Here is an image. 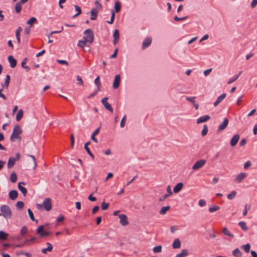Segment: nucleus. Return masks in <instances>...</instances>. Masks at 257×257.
I'll use <instances>...</instances> for the list:
<instances>
[{
	"instance_id": "obj_63",
	"label": "nucleus",
	"mask_w": 257,
	"mask_h": 257,
	"mask_svg": "<svg viewBox=\"0 0 257 257\" xmlns=\"http://www.w3.org/2000/svg\"><path fill=\"white\" fill-rule=\"evenodd\" d=\"M169 196L167 194H165L163 196H162L159 200V201H164Z\"/></svg>"
},
{
	"instance_id": "obj_40",
	"label": "nucleus",
	"mask_w": 257,
	"mask_h": 257,
	"mask_svg": "<svg viewBox=\"0 0 257 257\" xmlns=\"http://www.w3.org/2000/svg\"><path fill=\"white\" fill-rule=\"evenodd\" d=\"M74 8L75 10L77 12V13L73 16V18H75L81 14V9L80 7L77 5H75Z\"/></svg>"
},
{
	"instance_id": "obj_20",
	"label": "nucleus",
	"mask_w": 257,
	"mask_h": 257,
	"mask_svg": "<svg viewBox=\"0 0 257 257\" xmlns=\"http://www.w3.org/2000/svg\"><path fill=\"white\" fill-rule=\"evenodd\" d=\"M98 11L96 8H93L91 9L90 13H91V18L90 20H95L97 17Z\"/></svg>"
},
{
	"instance_id": "obj_2",
	"label": "nucleus",
	"mask_w": 257,
	"mask_h": 257,
	"mask_svg": "<svg viewBox=\"0 0 257 257\" xmlns=\"http://www.w3.org/2000/svg\"><path fill=\"white\" fill-rule=\"evenodd\" d=\"M1 215L5 219H11L12 216V212L10 207L7 205H2L0 207Z\"/></svg>"
},
{
	"instance_id": "obj_47",
	"label": "nucleus",
	"mask_w": 257,
	"mask_h": 257,
	"mask_svg": "<svg viewBox=\"0 0 257 257\" xmlns=\"http://www.w3.org/2000/svg\"><path fill=\"white\" fill-rule=\"evenodd\" d=\"M115 18V12L113 10L111 11V16L110 21H107L108 24H111L113 23Z\"/></svg>"
},
{
	"instance_id": "obj_35",
	"label": "nucleus",
	"mask_w": 257,
	"mask_h": 257,
	"mask_svg": "<svg viewBox=\"0 0 257 257\" xmlns=\"http://www.w3.org/2000/svg\"><path fill=\"white\" fill-rule=\"evenodd\" d=\"M10 180L11 181L14 183L17 180V176L15 172H12L10 176Z\"/></svg>"
},
{
	"instance_id": "obj_45",
	"label": "nucleus",
	"mask_w": 257,
	"mask_h": 257,
	"mask_svg": "<svg viewBox=\"0 0 257 257\" xmlns=\"http://www.w3.org/2000/svg\"><path fill=\"white\" fill-rule=\"evenodd\" d=\"M241 248H243L245 252H248L250 248V245L249 243H247L245 245H242Z\"/></svg>"
},
{
	"instance_id": "obj_8",
	"label": "nucleus",
	"mask_w": 257,
	"mask_h": 257,
	"mask_svg": "<svg viewBox=\"0 0 257 257\" xmlns=\"http://www.w3.org/2000/svg\"><path fill=\"white\" fill-rule=\"evenodd\" d=\"M29 0H20V1L17 2L15 5V11L17 14L20 13L22 10V5L25 4Z\"/></svg>"
},
{
	"instance_id": "obj_11",
	"label": "nucleus",
	"mask_w": 257,
	"mask_h": 257,
	"mask_svg": "<svg viewBox=\"0 0 257 257\" xmlns=\"http://www.w3.org/2000/svg\"><path fill=\"white\" fill-rule=\"evenodd\" d=\"M120 82V76L119 75H115L114 81H113V87L114 89H116L119 87Z\"/></svg>"
},
{
	"instance_id": "obj_23",
	"label": "nucleus",
	"mask_w": 257,
	"mask_h": 257,
	"mask_svg": "<svg viewBox=\"0 0 257 257\" xmlns=\"http://www.w3.org/2000/svg\"><path fill=\"white\" fill-rule=\"evenodd\" d=\"M183 186L182 183H178L174 188L173 191L175 193H177L181 191Z\"/></svg>"
},
{
	"instance_id": "obj_54",
	"label": "nucleus",
	"mask_w": 257,
	"mask_h": 257,
	"mask_svg": "<svg viewBox=\"0 0 257 257\" xmlns=\"http://www.w3.org/2000/svg\"><path fill=\"white\" fill-rule=\"evenodd\" d=\"M126 117V115H124L122 117V118L120 121V126L121 127H123L124 126L125 123Z\"/></svg>"
},
{
	"instance_id": "obj_48",
	"label": "nucleus",
	"mask_w": 257,
	"mask_h": 257,
	"mask_svg": "<svg viewBox=\"0 0 257 257\" xmlns=\"http://www.w3.org/2000/svg\"><path fill=\"white\" fill-rule=\"evenodd\" d=\"M219 209H220L219 206L215 205V206H213L212 207L209 208L208 210L210 212H213L218 210Z\"/></svg>"
},
{
	"instance_id": "obj_60",
	"label": "nucleus",
	"mask_w": 257,
	"mask_h": 257,
	"mask_svg": "<svg viewBox=\"0 0 257 257\" xmlns=\"http://www.w3.org/2000/svg\"><path fill=\"white\" fill-rule=\"evenodd\" d=\"M117 52H118V49H116L114 50L113 54L110 56V58L113 59V58H116L117 56Z\"/></svg>"
},
{
	"instance_id": "obj_7",
	"label": "nucleus",
	"mask_w": 257,
	"mask_h": 257,
	"mask_svg": "<svg viewBox=\"0 0 257 257\" xmlns=\"http://www.w3.org/2000/svg\"><path fill=\"white\" fill-rule=\"evenodd\" d=\"M108 97H105L101 99V103L107 110H109L110 112H113V108L111 105L107 102Z\"/></svg>"
},
{
	"instance_id": "obj_49",
	"label": "nucleus",
	"mask_w": 257,
	"mask_h": 257,
	"mask_svg": "<svg viewBox=\"0 0 257 257\" xmlns=\"http://www.w3.org/2000/svg\"><path fill=\"white\" fill-rule=\"evenodd\" d=\"M162 251V246L158 245L157 246H155L153 248V251L155 253H158Z\"/></svg>"
},
{
	"instance_id": "obj_46",
	"label": "nucleus",
	"mask_w": 257,
	"mask_h": 257,
	"mask_svg": "<svg viewBox=\"0 0 257 257\" xmlns=\"http://www.w3.org/2000/svg\"><path fill=\"white\" fill-rule=\"evenodd\" d=\"M208 132V127L206 124H204L203 130L201 132V135L203 137L205 136Z\"/></svg>"
},
{
	"instance_id": "obj_9",
	"label": "nucleus",
	"mask_w": 257,
	"mask_h": 257,
	"mask_svg": "<svg viewBox=\"0 0 257 257\" xmlns=\"http://www.w3.org/2000/svg\"><path fill=\"white\" fill-rule=\"evenodd\" d=\"M118 217L120 219L119 222L122 226H126L128 224L127 217L126 215L121 214L119 215Z\"/></svg>"
},
{
	"instance_id": "obj_16",
	"label": "nucleus",
	"mask_w": 257,
	"mask_h": 257,
	"mask_svg": "<svg viewBox=\"0 0 257 257\" xmlns=\"http://www.w3.org/2000/svg\"><path fill=\"white\" fill-rule=\"evenodd\" d=\"M8 60L10 63V66L14 68L17 65V60L12 55L8 56Z\"/></svg>"
},
{
	"instance_id": "obj_51",
	"label": "nucleus",
	"mask_w": 257,
	"mask_h": 257,
	"mask_svg": "<svg viewBox=\"0 0 257 257\" xmlns=\"http://www.w3.org/2000/svg\"><path fill=\"white\" fill-rule=\"evenodd\" d=\"M250 209V205L248 204H246L244 207V211H243V215L246 216L247 213V211Z\"/></svg>"
},
{
	"instance_id": "obj_12",
	"label": "nucleus",
	"mask_w": 257,
	"mask_h": 257,
	"mask_svg": "<svg viewBox=\"0 0 257 257\" xmlns=\"http://www.w3.org/2000/svg\"><path fill=\"white\" fill-rule=\"evenodd\" d=\"M152 42V38L150 37L146 38L142 44V49H145L148 48L151 44Z\"/></svg>"
},
{
	"instance_id": "obj_5",
	"label": "nucleus",
	"mask_w": 257,
	"mask_h": 257,
	"mask_svg": "<svg viewBox=\"0 0 257 257\" xmlns=\"http://www.w3.org/2000/svg\"><path fill=\"white\" fill-rule=\"evenodd\" d=\"M206 160L205 159H201L197 161L192 166L193 170H197L202 168L206 163Z\"/></svg>"
},
{
	"instance_id": "obj_1",
	"label": "nucleus",
	"mask_w": 257,
	"mask_h": 257,
	"mask_svg": "<svg viewBox=\"0 0 257 257\" xmlns=\"http://www.w3.org/2000/svg\"><path fill=\"white\" fill-rule=\"evenodd\" d=\"M22 133V130L19 124L15 126L13 133L10 137V140L12 142H14L16 139L21 140V137L20 135Z\"/></svg>"
},
{
	"instance_id": "obj_22",
	"label": "nucleus",
	"mask_w": 257,
	"mask_h": 257,
	"mask_svg": "<svg viewBox=\"0 0 257 257\" xmlns=\"http://www.w3.org/2000/svg\"><path fill=\"white\" fill-rule=\"evenodd\" d=\"M16 159L14 157H10L8 162V168L11 169L15 164Z\"/></svg>"
},
{
	"instance_id": "obj_21",
	"label": "nucleus",
	"mask_w": 257,
	"mask_h": 257,
	"mask_svg": "<svg viewBox=\"0 0 257 257\" xmlns=\"http://www.w3.org/2000/svg\"><path fill=\"white\" fill-rule=\"evenodd\" d=\"M90 143H91V142L90 141L86 143L84 145V148L85 150L86 151V152H87V153L88 154V155L90 156V157H91L93 159L94 158V156L93 154L90 151L89 148L88 147V146L89 145H90Z\"/></svg>"
},
{
	"instance_id": "obj_17",
	"label": "nucleus",
	"mask_w": 257,
	"mask_h": 257,
	"mask_svg": "<svg viewBox=\"0 0 257 257\" xmlns=\"http://www.w3.org/2000/svg\"><path fill=\"white\" fill-rule=\"evenodd\" d=\"M239 138H240V136L239 135H238V134L235 135L231 138V139L230 140V145L233 147L235 146L237 144V143L239 139Z\"/></svg>"
},
{
	"instance_id": "obj_28",
	"label": "nucleus",
	"mask_w": 257,
	"mask_h": 257,
	"mask_svg": "<svg viewBox=\"0 0 257 257\" xmlns=\"http://www.w3.org/2000/svg\"><path fill=\"white\" fill-rule=\"evenodd\" d=\"M9 236V234L4 232V231H0V240H5L7 239Z\"/></svg>"
},
{
	"instance_id": "obj_38",
	"label": "nucleus",
	"mask_w": 257,
	"mask_h": 257,
	"mask_svg": "<svg viewBox=\"0 0 257 257\" xmlns=\"http://www.w3.org/2000/svg\"><path fill=\"white\" fill-rule=\"evenodd\" d=\"M28 213L29 214V217H30V219L32 221H36V222L37 223L38 222V220H36L35 219L34 214H33V213L32 212V211H31V210L30 208H29L28 209Z\"/></svg>"
},
{
	"instance_id": "obj_15",
	"label": "nucleus",
	"mask_w": 257,
	"mask_h": 257,
	"mask_svg": "<svg viewBox=\"0 0 257 257\" xmlns=\"http://www.w3.org/2000/svg\"><path fill=\"white\" fill-rule=\"evenodd\" d=\"M18 196V192L15 190H11L9 193V197L12 200H16Z\"/></svg>"
},
{
	"instance_id": "obj_41",
	"label": "nucleus",
	"mask_w": 257,
	"mask_h": 257,
	"mask_svg": "<svg viewBox=\"0 0 257 257\" xmlns=\"http://www.w3.org/2000/svg\"><path fill=\"white\" fill-rule=\"evenodd\" d=\"M236 194V192L235 191H232L230 193L227 195V197L228 199L232 200L235 197Z\"/></svg>"
},
{
	"instance_id": "obj_13",
	"label": "nucleus",
	"mask_w": 257,
	"mask_h": 257,
	"mask_svg": "<svg viewBox=\"0 0 257 257\" xmlns=\"http://www.w3.org/2000/svg\"><path fill=\"white\" fill-rule=\"evenodd\" d=\"M210 118V116L208 115H205L199 117L197 119L196 123L199 124L202 122H204L208 120Z\"/></svg>"
},
{
	"instance_id": "obj_61",
	"label": "nucleus",
	"mask_w": 257,
	"mask_h": 257,
	"mask_svg": "<svg viewBox=\"0 0 257 257\" xmlns=\"http://www.w3.org/2000/svg\"><path fill=\"white\" fill-rule=\"evenodd\" d=\"M199 205L202 207L206 205V201L203 199H200L198 202Z\"/></svg>"
},
{
	"instance_id": "obj_56",
	"label": "nucleus",
	"mask_w": 257,
	"mask_h": 257,
	"mask_svg": "<svg viewBox=\"0 0 257 257\" xmlns=\"http://www.w3.org/2000/svg\"><path fill=\"white\" fill-rule=\"evenodd\" d=\"M195 97L194 96V97H186V99L187 100H188V101L192 103L193 104L194 103V102H195Z\"/></svg>"
},
{
	"instance_id": "obj_62",
	"label": "nucleus",
	"mask_w": 257,
	"mask_h": 257,
	"mask_svg": "<svg viewBox=\"0 0 257 257\" xmlns=\"http://www.w3.org/2000/svg\"><path fill=\"white\" fill-rule=\"evenodd\" d=\"M99 207L98 206H96L94 207L92 210V213L93 214H95L99 210Z\"/></svg>"
},
{
	"instance_id": "obj_4",
	"label": "nucleus",
	"mask_w": 257,
	"mask_h": 257,
	"mask_svg": "<svg viewBox=\"0 0 257 257\" xmlns=\"http://www.w3.org/2000/svg\"><path fill=\"white\" fill-rule=\"evenodd\" d=\"M84 34L85 36L83 37V39L85 42L91 44L94 41V34L93 31L90 29L86 30Z\"/></svg>"
},
{
	"instance_id": "obj_26",
	"label": "nucleus",
	"mask_w": 257,
	"mask_h": 257,
	"mask_svg": "<svg viewBox=\"0 0 257 257\" xmlns=\"http://www.w3.org/2000/svg\"><path fill=\"white\" fill-rule=\"evenodd\" d=\"M28 61L27 58H25L21 63V66L26 70L27 72H28L30 70V68L29 66H26V64Z\"/></svg>"
},
{
	"instance_id": "obj_43",
	"label": "nucleus",
	"mask_w": 257,
	"mask_h": 257,
	"mask_svg": "<svg viewBox=\"0 0 257 257\" xmlns=\"http://www.w3.org/2000/svg\"><path fill=\"white\" fill-rule=\"evenodd\" d=\"M37 22L36 18L32 17L30 20L27 22V24L30 25V27L32 26L34 23Z\"/></svg>"
},
{
	"instance_id": "obj_53",
	"label": "nucleus",
	"mask_w": 257,
	"mask_h": 257,
	"mask_svg": "<svg viewBox=\"0 0 257 257\" xmlns=\"http://www.w3.org/2000/svg\"><path fill=\"white\" fill-rule=\"evenodd\" d=\"M77 81H78L77 84L78 85H81V86L83 85V80L80 76H77Z\"/></svg>"
},
{
	"instance_id": "obj_52",
	"label": "nucleus",
	"mask_w": 257,
	"mask_h": 257,
	"mask_svg": "<svg viewBox=\"0 0 257 257\" xmlns=\"http://www.w3.org/2000/svg\"><path fill=\"white\" fill-rule=\"evenodd\" d=\"M187 18H188V16H185V17H182V18H179L176 16L174 17V19L176 21H181L185 20Z\"/></svg>"
},
{
	"instance_id": "obj_19",
	"label": "nucleus",
	"mask_w": 257,
	"mask_h": 257,
	"mask_svg": "<svg viewBox=\"0 0 257 257\" xmlns=\"http://www.w3.org/2000/svg\"><path fill=\"white\" fill-rule=\"evenodd\" d=\"M226 97V94L223 93L221 95L219 96L216 100L214 102L213 105L214 106H217Z\"/></svg>"
},
{
	"instance_id": "obj_32",
	"label": "nucleus",
	"mask_w": 257,
	"mask_h": 257,
	"mask_svg": "<svg viewBox=\"0 0 257 257\" xmlns=\"http://www.w3.org/2000/svg\"><path fill=\"white\" fill-rule=\"evenodd\" d=\"M170 209V206H167L163 207H162V208L160 210L159 213H160V214L164 215V214H166L167 211L169 210Z\"/></svg>"
},
{
	"instance_id": "obj_64",
	"label": "nucleus",
	"mask_w": 257,
	"mask_h": 257,
	"mask_svg": "<svg viewBox=\"0 0 257 257\" xmlns=\"http://www.w3.org/2000/svg\"><path fill=\"white\" fill-rule=\"evenodd\" d=\"M257 5V0H252L250 6L252 8H254Z\"/></svg>"
},
{
	"instance_id": "obj_10",
	"label": "nucleus",
	"mask_w": 257,
	"mask_h": 257,
	"mask_svg": "<svg viewBox=\"0 0 257 257\" xmlns=\"http://www.w3.org/2000/svg\"><path fill=\"white\" fill-rule=\"evenodd\" d=\"M228 124V119L227 118H224L223 122L218 126V131H222L224 130Z\"/></svg>"
},
{
	"instance_id": "obj_33",
	"label": "nucleus",
	"mask_w": 257,
	"mask_h": 257,
	"mask_svg": "<svg viewBox=\"0 0 257 257\" xmlns=\"http://www.w3.org/2000/svg\"><path fill=\"white\" fill-rule=\"evenodd\" d=\"M241 73H242V72L240 71L237 75H236L234 77L229 79L228 80V81H227V84H230L231 83H232V82H233L234 81L236 80Z\"/></svg>"
},
{
	"instance_id": "obj_44",
	"label": "nucleus",
	"mask_w": 257,
	"mask_h": 257,
	"mask_svg": "<svg viewBox=\"0 0 257 257\" xmlns=\"http://www.w3.org/2000/svg\"><path fill=\"white\" fill-rule=\"evenodd\" d=\"M87 43H88V42H85V41L84 40H79L78 43V46L81 48H84V46L86 45Z\"/></svg>"
},
{
	"instance_id": "obj_34",
	"label": "nucleus",
	"mask_w": 257,
	"mask_h": 257,
	"mask_svg": "<svg viewBox=\"0 0 257 257\" xmlns=\"http://www.w3.org/2000/svg\"><path fill=\"white\" fill-rule=\"evenodd\" d=\"M18 187L19 189L21 191V192L23 194V195L25 196L27 193V189L24 187H23L22 186L20 185V184H18Z\"/></svg>"
},
{
	"instance_id": "obj_31",
	"label": "nucleus",
	"mask_w": 257,
	"mask_h": 257,
	"mask_svg": "<svg viewBox=\"0 0 257 257\" xmlns=\"http://www.w3.org/2000/svg\"><path fill=\"white\" fill-rule=\"evenodd\" d=\"M121 9V4L119 1L115 2L114 4V10L116 13H118Z\"/></svg>"
},
{
	"instance_id": "obj_58",
	"label": "nucleus",
	"mask_w": 257,
	"mask_h": 257,
	"mask_svg": "<svg viewBox=\"0 0 257 257\" xmlns=\"http://www.w3.org/2000/svg\"><path fill=\"white\" fill-rule=\"evenodd\" d=\"M70 140H71V147L72 148L73 147L74 143V137L73 134L70 135Z\"/></svg>"
},
{
	"instance_id": "obj_29",
	"label": "nucleus",
	"mask_w": 257,
	"mask_h": 257,
	"mask_svg": "<svg viewBox=\"0 0 257 257\" xmlns=\"http://www.w3.org/2000/svg\"><path fill=\"white\" fill-rule=\"evenodd\" d=\"M11 78L9 75L6 76V78L5 81V84L3 85V88H8L10 82Z\"/></svg>"
},
{
	"instance_id": "obj_30",
	"label": "nucleus",
	"mask_w": 257,
	"mask_h": 257,
	"mask_svg": "<svg viewBox=\"0 0 257 257\" xmlns=\"http://www.w3.org/2000/svg\"><path fill=\"white\" fill-rule=\"evenodd\" d=\"M233 255L234 257H241L242 256V253L239 248H235L232 252Z\"/></svg>"
},
{
	"instance_id": "obj_6",
	"label": "nucleus",
	"mask_w": 257,
	"mask_h": 257,
	"mask_svg": "<svg viewBox=\"0 0 257 257\" xmlns=\"http://www.w3.org/2000/svg\"><path fill=\"white\" fill-rule=\"evenodd\" d=\"M44 225H41L37 229V233L39 234L41 237L49 235L51 234L50 232L44 231Z\"/></svg>"
},
{
	"instance_id": "obj_14",
	"label": "nucleus",
	"mask_w": 257,
	"mask_h": 257,
	"mask_svg": "<svg viewBox=\"0 0 257 257\" xmlns=\"http://www.w3.org/2000/svg\"><path fill=\"white\" fill-rule=\"evenodd\" d=\"M247 176L245 173H240L238 174L235 178V181L236 182H241Z\"/></svg>"
},
{
	"instance_id": "obj_24",
	"label": "nucleus",
	"mask_w": 257,
	"mask_h": 257,
	"mask_svg": "<svg viewBox=\"0 0 257 257\" xmlns=\"http://www.w3.org/2000/svg\"><path fill=\"white\" fill-rule=\"evenodd\" d=\"M222 233L224 234V235L228 236L230 238H233L234 235L233 234L230 232V231L228 230V229L226 227H224L222 229Z\"/></svg>"
},
{
	"instance_id": "obj_25",
	"label": "nucleus",
	"mask_w": 257,
	"mask_h": 257,
	"mask_svg": "<svg viewBox=\"0 0 257 257\" xmlns=\"http://www.w3.org/2000/svg\"><path fill=\"white\" fill-rule=\"evenodd\" d=\"M173 248H179L181 246V242L179 238H176L172 244Z\"/></svg>"
},
{
	"instance_id": "obj_55",
	"label": "nucleus",
	"mask_w": 257,
	"mask_h": 257,
	"mask_svg": "<svg viewBox=\"0 0 257 257\" xmlns=\"http://www.w3.org/2000/svg\"><path fill=\"white\" fill-rule=\"evenodd\" d=\"M27 232V227L26 226L22 227L21 230V233L22 235H25Z\"/></svg>"
},
{
	"instance_id": "obj_27",
	"label": "nucleus",
	"mask_w": 257,
	"mask_h": 257,
	"mask_svg": "<svg viewBox=\"0 0 257 257\" xmlns=\"http://www.w3.org/2000/svg\"><path fill=\"white\" fill-rule=\"evenodd\" d=\"M188 254V251L187 249H183L181 252L177 254L175 257H185Z\"/></svg>"
},
{
	"instance_id": "obj_18",
	"label": "nucleus",
	"mask_w": 257,
	"mask_h": 257,
	"mask_svg": "<svg viewBox=\"0 0 257 257\" xmlns=\"http://www.w3.org/2000/svg\"><path fill=\"white\" fill-rule=\"evenodd\" d=\"M113 43L114 45H115L118 41L119 38V31L117 29L114 30L113 34Z\"/></svg>"
},
{
	"instance_id": "obj_3",
	"label": "nucleus",
	"mask_w": 257,
	"mask_h": 257,
	"mask_svg": "<svg viewBox=\"0 0 257 257\" xmlns=\"http://www.w3.org/2000/svg\"><path fill=\"white\" fill-rule=\"evenodd\" d=\"M37 207L39 209L44 208L46 211H50L52 209L51 199L50 198H46L42 204H37Z\"/></svg>"
},
{
	"instance_id": "obj_39",
	"label": "nucleus",
	"mask_w": 257,
	"mask_h": 257,
	"mask_svg": "<svg viewBox=\"0 0 257 257\" xmlns=\"http://www.w3.org/2000/svg\"><path fill=\"white\" fill-rule=\"evenodd\" d=\"M16 206L18 209L22 210L24 208V203L21 201H18L16 204Z\"/></svg>"
},
{
	"instance_id": "obj_57",
	"label": "nucleus",
	"mask_w": 257,
	"mask_h": 257,
	"mask_svg": "<svg viewBox=\"0 0 257 257\" xmlns=\"http://www.w3.org/2000/svg\"><path fill=\"white\" fill-rule=\"evenodd\" d=\"M57 62L60 64L65 65L66 66L68 65V62L66 60H57Z\"/></svg>"
},
{
	"instance_id": "obj_59",
	"label": "nucleus",
	"mask_w": 257,
	"mask_h": 257,
	"mask_svg": "<svg viewBox=\"0 0 257 257\" xmlns=\"http://www.w3.org/2000/svg\"><path fill=\"white\" fill-rule=\"evenodd\" d=\"M251 165V164L250 162L248 161L244 163L243 167H244V169H246L248 168H249Z\"/></svg>"
},
{
	"instance_id": "obj_42",
	"label": "nucleus",
	"mask_w": 257,
	"mask_h": 257,
	"mask_svg": "<svg viewBox=\"0 0 257 257\" xmlns=\"http://www.w3.org/2000/svg\"><path fill=\"white\" fill-rule=\"evenodd\" d=\"M94 83L97 86V91H99L100 88V85H101V83H100V81L99 80V76H98L97 78H95V79L94 80Z\"/></svg>"
},
{
	"instance_id": "obj_37",
	"label": "nucleus",
	"mask_w": 257,
	"mask_h": 257,
	"mask_svg": "<svg viewBox=\"0 0 257 257\" xmlns=\"http://www.w3.org/2000/svg\"><path fill=\"white\" fill-rule=\"evenodd\" d=\"M23 116V110L21 109H20L16 115V120L17 121H20Z\"/></svg>"
},
{
	"instance_id": "obj_50",
	"label": "nucleus",
	"mask_w": 257,
	"mask_h": 257,
	"mask_svg": "<svg viewBox=\"0 0 257 257\" xmlns=\"http://www.w3.org/2000/svg\"><path fill=\"white\" fill-rule=\"evenodd\" d=\"M109 203H105L104 202H103L101 203V209L102 210H106L109 207Z\"/></svg>"
},
{
	"instance_id": "obj_36",
	"label": "nucleus",
	"mask_w": 257,
	"mask_h": 257,
	"mask_svg": "<svg viewBox=\"0 0 257 257\" xmlns=\"http://www.w3.org/2000/svg\"><path fill=\"white\" fill-rule=\"evenodd\" d=\"M239 226L244 231H246L248 229V227L246 226V224L244 221H240L238 222Z\"/></svg>"
}]
</instances>
